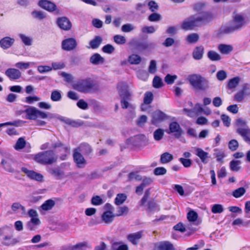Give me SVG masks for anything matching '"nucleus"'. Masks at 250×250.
I'll list each match as a JSON object with an SVG mask.
<instances>
[{
    "label": "nucleus",
    "mask_w": 250,
    "mask_h": 250,
    "mask_svg": "<svg viewBox=\"0 0 250 250\" xmlns=\"http://www.w3.org/2000/svg\"><path fill=\"white\" fill-rule=\"evenodd\" d=\"M117 89L121 98V105L123 109H128L130 113L129 117L133 118L135 117V106L129 102L131 100V94L128 90V86L126 83L120 82L118 84Z\"/></svg>",
    "instance_id": "nucleus-1"
},
{
    "label": "nucleus",
    "mask_w": 250,
    "mask_h": 250,
    "mask_svg": "<svg viewBox=\"0 0 250 250\" xmlns=\"http://www.w3.org/2000/svg\"><path fill=\"white\" fill-rule=\"evenodd\" d=\"M231 23V25L222 27L221 32L223 34H229L241 30L245 23V17L243 15L234 11L233 13Z\"/></svg>",
    "instance_id": "nucleus-2"
},
{
    "label": "nucleus",
    "mask_w": 250,
    "mask_h": 250,
    "mask_svg": "<svg viewBox=\"0 0 250 250\" xmlns=\"http://www.w3.org/2000/svg\"><path fill=\"white\" fill-rule=\"evenodd\" d=\"M213 19L210 12H204L201 15H194L188 18V30H194L196 27L209 22Z\"/></svg>",
    "instance_id": "nucleus-3"
},
{
    "label": "nucleus",
    "mask_w": 250,
    "mask_h": 250,
    "mask_svg": "<svg viewBox=\"0 0 250 250\" xmlns=\"http://www.w3.org/2000/svg\"><path fill=\"white\" fill-rule=\"evenodd\" d=\"M188 82L193 88L198 91H205L209 87L208 81L200 75H188Z\"/></svg>",
    "instance_id": "nucleus-4"
},
{
    "label": "nucleus",
    "mask_w": 250,
    "mask_h": 250,
    "mask_svg": "<svg viewBox=\"0 0 250 250\" xmlns=\"http://www.w3.org/2000/svg\"><path fill=\"white\" fill-rule=\"evenodd\" d=\"M34 159L40 164L51 165L56 162L57 157L52 150H47L36 154Z\"/></svg>",
    "instance_id": "nucleus-5"
},
{
    "label": "nucleus",
    "mask_w": 250,
    "mask_h": 250,
    "mask_svg": "<svg viewBox=\"0 0 250 250\" xmlns=\"http://www.w3.org/2000/svg\"><path fill=\"white\" fill-rule=\"evenodd\" d=\"M94 84L92 81L88 78L80 80L72 85L75 90L82 93H89L93 88Z\"/></svg>",
    "instance_id": "nucleus-6"
},
{
    "label": "nucleus",
    "mask_w": 250,
    "mask_h": 250,
    "mask_svg": "<svg viewBox=\"0 0 250 250\" xmlns=\"http://www.w3.org/2000/svg\"><path fill=\"white\" fill-rule=\"evenodd\" d=\"M198 218V215L196 211L193 210L188 211V235L198 230L197 227L201 223Z\"/></svg>",
    "instance_id": "nucleus-7"
},
{
    "label": "nucleus",
    "mask_w": 250,
    "mask_h": 250,
    "mask_svg": "<svg viewBox=\"0 0 250 250\" xmlns=\"http://www.w3.org/2000/svg\"><path fill=\"white\" fill-rule=\"evenodd\" d=\"M167 118V115L164 112L160 110H157L152 113L151 123L155 125H157Z\"/></svg>",
    "instance_id": "nucleus-8"
},
{
    "label": "nucleus",
    "mask_w": 250,
    "mask_h": 250,
    "mask_svg": "<svg viewBox=\"0 0 250 250\" xmlns=\"http://www.w3.org/2000/svg\"><path fill=\"white\" fill-rule=\"evenodd\" d=\"M51 148L53 149H56L58 148H60V151L64 152V155L61 156L62 160H65L67 154L69 153L70 147L68 146L64 145L62 142L58 140L56 142H52Z\"/></svg>",
    "instance_id": "nucleus-9"
},
{
    "label": "nucleus",
    "mask_w": 250,
    "mask_h": 250,
    "mask_svg": "<svg viewBox=\"0 0 250 250\" xmlns=\"http://www.w3.org/2000/svg\"><path fill=\"white\" fill-rule=\"evenodd\" d=\"M77 45L76 40L70 38L64 40L62 43V49L65 51H71L74 49Z\"/></svg>",
    "instance_id": "nucleus-10"
},
{
    "label": "nucleus",
    "mask_w": 250,
    "mask_h": 250,
    "mask_svg": "<svg viewBox=\"0 0 250 250\" xmlns=\"http://www.w3.org/2000/svg\"><path fill=\"white\" fill-rule=\"evenodd\" d=\"M21 171L31 179L36 180L38 182L43 181V176L40 173H37L33 170H29L24 167L21 168Z\"/></svg>",
    "instance_id": "nucleus-11"
},
{
    "label": "nucleus",
    "mask_w": 250,
    "mask_h": 250,
    "mask_svg": "<svg viewBox=\"0 0 250 250\" xmlns=\"http://www.w3.org/2000/svg\"><path fill=\"white\" fill-rule=\"evenodd\" d=\"M73 157L74 161L76 163L78 167L83 168L85 166L86 164V160L81 153L75 149L73 150Z\"/></svg>",
    "instance_id": "nucleus-12"
},
{
    "label": "nucleus",
    "mask_w": 250,
    "mask_h": 250,
    "mask_svg": "<svg viewBox=\"0 0 250 250\" xmlns=\"http://www.w3.org/2000/svg\"><path fill=\"white\" fill-rule=\"evenodd\" d=\"M167 133H174L176 138H179L183 133V130L180 125L175 122H171L169 125V130L166 131Z\"/></svg>",
    "instance_id": "nucleus-13"
},
{
    "label": "nucleus",
    "mask_w": 250,
    "mask_h": 250,
    "mask_svg": "<svg viewBox=\"0 0 250 250\" xmlns=\"http://www.w3.org/2000/svg\"><path fill=\"white\" fill-rule=\"evenodd\" d=\"M57 23L59 27L64 30H69L72 26L70 21L65 17L58 18Z\"/></svg>",
    "instance_id": "nucleus-14"
},
{
    "label": "nucleus",
    "mask_w": 250,
    "mask_h": 250,
    "mask_svg": "<svg viewBox=\"0 0 250 250\" xmlns=\"http://www.w3.org/2000/svg\"><path fill=\"white\" fill-rule=\"evenodd\" d=\"M143 231L130 233L127 236V239L133 245H137L143 235Z\"/></svg>",
    "instance_id": "nucleus-15"
},
{
    "label": "nucleus",
    "mask_w": 250,
    "mask_h": 250,
    "mask_svg": "<svg viewBox=\"0 0 250 250\" xmlns=\"http://www.w3.org/2000/svg\"><path fill=\"white\" fill-rule=\"evenodd\" d=\"M38 5L42 8L49 12H53L56 9L55 4L47 0H40L38 2Z\"/></svg>",
    "instance_id": "nucleus-16"
},
{
    "label": "nucleus",
    "mask_w": 250,
    "mask_h": 250,
    "mask_svg": "<svg viewBox=\"0 0 250 250\" xmlns=\"http://www.w3.org/2000/svg\"><path fill=\"white\" fill-rule=\"evenodd\" d=\"M5 74L10 80H12L19 79L21 76L20 71L16 68H8L5 71Z\"/></svg>",
    "instance_id": "nucleus-17"
},
{
    "label": "nucleus",
    "mask_w": 250,
    "mask_h": 250,
    "mask_svg": "<svg viewBox=\"0 0 250 250\" xmlns=\"http://www.w3.org/2000/svg\"><path fill=\"white\" fill-rule=\"evenodd\" d=\"M26 113V118L28 120H35L37 118L38 109L33 106H30L24 111Z\"/></svg>",
    "instance_id": "nucleus-18"
},
{
    "label": "nucleus",
    "mask_w": 250,
    "mask_h": 250,
    "mask_svg": "<svg viewBox=\"0 0 250 250\" xmlns=\"http://www.w3.org/2000/svg\"><path fill=\"white\" fill-rule=\"evenodd\" d=\"M89 62L92 64L97 65L103 64L105 62V59L100 54L94 53L90 57Z\"/></svg>",
    "instance_id": "nucleus-19"
},
{
    "label": "nucleus",
    "mask_w": 250,
    "mask_h": 250,
    "mask_svg": "<svg viewBox=\"0 0 250 250\" xmlns=\"http://www.w3.org/2000/svg\"><path fill=\"white\" fill-rule=\"evenodd\" d=\"M115 217V215L110 210L104 211L101 216L103 222L105 224H109L111 223Z\"/></svg>",
    "instance_id": "nucleus-20"
},
{
    "label": "nucleus",
    "mask_w": 250,
    "mask_h": 250,
    "mask_svg": "<svg viewBox=\"0 0 250 250\" xmlns=\"http://www.w3.org/2000/svg\"><path fill=\"white\" fill-rule=\"evenodd\" d=\"M11 209L15 213H20L21 215L26 214L25 208L19 202L14 203L11 206Z\"/></svg>",
    "instance_id": "nucleus-21"
},
{
    "label": "nucleus",
    "mask_w": 250,
    "mask_h": 250,
    "mask_svg": "<svg viewBox=\"0 0 250 250\" xmlns=\"http://www.w3.org/2000/svg\"><path fill=\"white\" fill-rule=\"evenodd\" d=\"M204 48L203 46L200 45L196 46L192 52V56L196 60H201L203 56Z\"/></svg>",
    "instance_id": "nucleus-22"
},
{
    "label": "nucleus",
    "mask_w": 250,
    "mask_h": 250,
    "mask_svg": "<svg viewBox=\"0 0 250 250\" xmlns=\"http://www.w3.org/2000/svg\"><path fill=\"white\" fill-rule=\"evenodd\" d=\"M237 132L243 138L245 142L250 143V130L249 129L239 128L237 129Z\"/></svg>",
    "instance_id": "nucleus-23"
},
{
    "label": "nucleus",
    "mask_w": 250,
    "mask_h": 250,
    "mask_svg": "<svg viewBox=\"0 0 250 250\" xmlns=\"http://www.w3.org/2000/svg\"><path fill=\"white\" fill-rule=\"evenodd\" d=\"M14 39L9 37L3 38L0 41V46L3 49H7L13 44Z\"/></svg>",
    "instance_id": "nucleus-24"
},
{
    "label": "nucleus",
    "mask_w": 250,
    "mask_h": 250,
    "mask_svg": "<svg viewBox=\"0 0 250 250\" xmlns=\"http://www.w3.org/2000/svg\"><path fill=\"white\" fill-rule=\"evenodd\" d=\"M103 41V39L101 36H96L95 38L91 40L89 43L90 47L88 48L97 49L99 47Z\"/></svg>",
    "instance_id": "nucleus-25"
},
{
    "label": "nucleus",
    "mask_w": 250,
    "mask_h": 250,
    "mask_svg": "<svg viewBox=\"0 0 250 250\" xmlns=\"http://www.w3.org/2000/svg\"><path fill=\"white\" fill-rule=\"evenodd\" d=\"M75 149L84 155H88L92 151L91 146L86 143L82 144L79 147L76 148Z\"/></svg>",
    "instance_id": "nucleus-26"
},
{
    "label": "nucleus",
    "mask_w": 250,
    "mask_h": 250,
    "mask_svg": "<svg viewBox=\"0 0 250 250\" xmlns=\"http://www.w3.org/2000/svg\"><path fill=\"white\" fill-rule=\"evenodd\" d=\"M48 171L57 179H61L64 177V172L58 168H49Z\"/></svg>",
    "instance_id": "nucleus-27"
},
{
    "label": "nucleus",
    "mask_w": 250,
    "mask_h": 250,
    "mask_svg": "<svg viewBox=\"0 0 250 250\" xmlns=\"http://www.w3.org/2000/svg\"><path fill=\"white\" fill-rule=\"evenodd\" d=\"M130 44L134 46L136 49L140 51L145 50L147 49L149 47L148 44L146 42L132 41Z\"/></svg>",
    "instance_id": "nucleus-28"
},
{
    "label": "nucleus",
    "mask_w": 250,
    "mask_h": 250,
    "mask_svg": "<svg viewBox=\"0 0 250 250\" xmlns=\"http://www.w3.org/2000/svg\"><path fill=\"white\" fill-rule=\"evenodd\" d=\"M141 56L136 54H132L128 57V62L131 64H139L142 62Z\"/></svg>",
    "instance_id": "nucleus-29"
},
{
    "label": "nucleus",
    "mask_w": 250,
    "mask_h": 250,
    "mask_svg": "<svg viewBox=\"0 0 250 250\" xmlns=\"http://www.w3.org/2000/svg\"><path fill=\"white\" fill-rule=\"evenodd\" d=\"M218 49L221 54H228L232 51L233 47L231 45L220 44L218 45Z\"/></svg>",
    "instance_id": "nucleus-30"
},
{
    "label": "nucleus",
    "mask_w": 250,
    "mask_h": 250,
    "mask_svg": "<svg viewBox=\"0 0 250 250\" xmlns=\"http://www.w3.org/2000/svg\"><path fill=\"white\" fill-rule=\"evenodd\" d=\"M153 99V95L151 92H147L145 94V96L144 98V104H142L141 106V108L142 110L145 111L146 110V108L145 107V104H150L152 102Z\"/></svg>",
    "instance_id": "nucleus-31"
},
{
    "label": "nucleus",
    "mask_w": 250,
    "mask_h": 250,
    "mask_svg": "<svg viewBox=\"0 0 250 250\" xmlns=\"http://www.w3.org/2000/svg\"><path fill=\"white\" fill-rule=\"evenodd\" d=\"M196 155L198 156L201 159V161L204 163L206 164L207 163V158L208 153L204 151L201 148H196Z\"/></svg>",
    "instance_id": "nucleus-32"
},
{
    "label": "nucleus",
    "mask_w": 250,
    "mask_h": 250,
    "mask_svg": "<svg viewBox=\"0 0 250 250\" xmlns=\"http://www.w3.org/2000/svg\"><path fill=\"white\" fill-rule=\"evenodd\" d=\"M206 5V2H198L193 5V9L194 11L198 12L200 15H201V13L205 12L204 10L205 9Z\"/></svg>",
    "instance_id": "nucleus-33"
},
{
    "label": "nucleus",
    "mask_w": 250,
    "mask_h": 250,
    "mask_svg": "<svg viewBox=\"0 0 250 250\" xmlns=\"http://www.w3.org/2000/svg\"><path fill=\"white\" fill-rule=\"evenodd\" d=\"M55 202L52 199H48L41 206L42 210L47 211L51 209L55 206Z\"/></svg>",
    "instance_id": "nucleus-34"
},
{
    "label": "nucleus",
    "mask_w": 250,
    "mask_h": 250,
    "mask_svg": "<svg viewBox=\"0 0 250 250\" xmlns=\"http://www.w3.org/2000/svg\"><path fill=\"white\" fill-rule=\"evenodd\" d=\"M240 79L239 77H235L230 79L228 83V88L232 89L235 88L239 84Z\"/></svg>",
    "instance_id": "nucleus-35"
},
{
    "label": "nucleus",
    "mask_w": 250,
    "mask_h": 250,
    "mask_svg": "<svg viewBox=\"0 0 250 250\" xmlns=\"http://www.w3.org/2000/svg\"><path fill=\"white\" fill-rule=\"evenodd\" d=\"M173 158V156L171 154L168 152H165L161 155L160 161L161 163L165 164L170 162Z\"/></svg>",
    "instance_id": "nucleus-36"
},
{
    "label": "nucleus",
    "mask_w": 250,
    "mask_h": 250,
    "mask_svg": "<svg viewBox=\"0 0 250 250\" xmlns=\"http://www.w3.org/2000/svg\"><path fill=\"white\" fill-rule=\"evenodd\" d=\"M26 145V141L23 138H20L17 141L14 148L17 150L23 148Z\"/></svg>",
    "instance_id": "nucleus-37"
},
{
    "label": "nucleus",
    "mask_w": 250,
    "mask_h": 250,
    "mask_svg": "<svg viewBox=\"0 0 250 250\" xmlns=\"http://www.w3.org/2000/svg\"><path fill=\"white\" fill-rule=\"evenodd\" d=\"M208 57L212 61H217L221 60L220 55L214 51H209L208 53Z\"/></svg>",
    "instance_id": "nucleus-38"
},
{
    "label": "nucleus",
    "mask_w": 250,
    "mask_h": 250,
    "mask_svg": "<svg viewBox=\"0 0 250 250\" xmlns=\"http://www.w3.org/2000/svg\"><path fill=\"white\" fill-rule=\"evenodd\" d=\"M126 198L127 197L125 194H118L115 199V204L117 205H120L124 203L126 200Z\"/></svg>",
    "instance_id": "nucleus-39"
},
{
    "label": "nucleus",
    "mask_w": 250,
    "mask_h": 250,
    "mask_svg": "<svg viewBox=\"0 0 250 250\" xmlns=\"http://www.w3.org/2000/svg\"><path fill=\"white\" fill-rule=\"evenodd\" d=\"M159 248L160 250H175L172 244L169 242H164L161 243Z\"/></svg>",
    "instance_id": "nucleus-40"
},
{
    "label": "nucleus",
    "mask_w": 250,
    "mask_h": 250,
    "mask_svg": "<svg viewBox=\"0 0 250 250\" xmlns=\"http://www.w3.org/2000/svg\"><path fill=\"white\" fill-rule=\"evenodd\" d=\"M164 135V131L163 129L159 128L156 129L153 133V137L155 140H161Z\"/></svg>",
    "instance_id": "nucleus-41"
},
{
    "label": "nucleus",
    "mask_w": 250,
    "mask_h": 250,
    "mask_svg": "<svg viewBox=\"0 0 250 250\" xmlns=\"http://www.w3.org/2000/svg\"><path fill=\"white\" fill-rule=\"evenodd\" d=\"M122 243L121 242H114L112 246V250H128V248L127 245H121Z\"/></svg>",
    "instance_id": "nucleus-42"
},
{
    "label": "nucleus",
    "mask_w": 250,
    "mask_h": 250,
    "mask_svg": "<svg viewBox=\"0 0 250 250\" xmlns=\"http://www.w3.org/2000/svg\"><path fill=\"white\" fill-rule=\"evenodd\" d=\"M87 247V243L85 242L79 243L75 245L70 246V250H83Z\"/></svg>",
    "instance_id": "nucleus-43"
},
{
    "label": "nucleus",
    "mask_w": 250,
    "mask_h": 250,
    "mask_svg": "<svg viewBox=\"0 0 250 250\" xmlns=\"http://www.w3.org/2000/svg\"><path fill=\"white\" fill-rule=\"evenodd\" d=\"M246 192V189L243 187H240L235 190L232 192L233 197L238 198L243 196Z\"/></svg>",
    "instance_id": "nucleus-44"
},
{
    "label": "nucleus",
    "mask_w": 250,
    "mask_h": 250,
    "mask_svg": "<svg viewBox=\"0 0 250 250\" xmlns=\"http://www.w3.org/2000/svg\"><path fill=\"white\" fill-rule=\"evenodd\" d=\"M114 41L118 44L122 45L125 43V38L120 35H116L113 37Z\"/></svg>",
    "instance_id": "nucleus-45"
},
{
    "label": "nucleus",
    "mask_w": 250,
    "mask_h": 250,
    "mask_svg": "<svg viewBox=\"0 0 250 250\" xmlns=\"http://www.w3.org/2000/svg\"><path fill=\"white\" fill-rule=\"evenodd\" d=\"M162 80L159 76H156L153 80V86L156 88H159L163 86Z\"/></svg>",
    "instance_id": "nucleus-46"
},
{
    "label": "nucleus",
    "mask_w": 250,
    "mask_h": 250,
    "mask_svg": "<svg viewBox=\"0 0 250 250\" xmlns=\"http://www.w3.org/2000/svg\"><path fill=\"white\" fill-rule=\"evenodd\" d=\"M62 99L61 92L58 90H54L52 92L51 95V99L54 102H57Z\"/></svg>",
    "instance_id": "nucleus-47"
},
{
    "label": "nucleus",
    "mask_w": 250,
    "mask_h": 250,
    "mask_svg": "<svg viewBox=\"0 0 250 250\" xmlns=\"http://www.w3.org/2000/svg\"><path fill=\"white\" fill-rule=\"evenodd\" d=\"M91 202L94 206H100L104 203L103 200L98 195L94 196L92 198Z\"/></svg>",
    "instance_id": "nucleus-48"
},
{
    "label": "nucleus",
    "mask_w": 250,
    "mask_h": 250,
    "mask_svg": "<svg viewBox=\"0 0 250 250\" xmlns=\"http://www.w3.org/2000/svg\"><path fill=\"white\" fill-rule=\"evenodd\" d=\"M240 162L239 161L232 160L230 162V169L233 171H238L240 169Z\"/></svg>",
    "instance_id": "nucleus-49"
},
{
    "label": "nucleus",
    "mask_w": 250,
    "mask_h": 250,
    "mask_svg": "<svg viewBox=\"0 0 250 250\" xmlns=\"http://www.w3.org/2000/svg\"><path fill=\"white\" fill-rule=\"evenodd\" d=\"M32 15L34 18L39 20H42L45 18L43 12L40 11H33L32 12Z\"/></svg>",
    "instance_id": "nucleus-50"
},
{
    "label": "nucleus",
    "mask_w": 250,
    "mask_h": 250,
    "mask_svg": "<svg viewBox=\"0 0 250 250\" xmlns=\"http://www.w3.org/2000/svg\"><path fill=\"white\" fill-rule=\"evenodd\" d=\"M199 39V36L197 33H191L188 34V43H196Z\"/></svg>",
    "instance_id": "nucleus-51"
},
{
    "label": "nucleus",
    "mask_w": 250,
    "mask_h": 250,
    "mask_svg": "<svg viewBox=\"0 0 250 250\" xmlns=\"http://www.w3.org/2000/svg\"><path fill=\"white\" fill-rule=\"evenodd\" d=\"M161 18L162 17L160 14L153 13L149 16L148 19L149 21L154 22L160 21L161 20Z\"/></svg>",
    "instance_id": "nucleus-52"
},
{
    "label": "nucleus",
    "mask_w": 250,
    "mask_h": 250,
    "mask_svg": "<svg viewBox=\"0 0 250 250\" xmlns=\"http://www.w3.org/2000/svg\"><path fill=\"white\" fill-rule=\"evenodd\" d=\"M135 28V26L131 23H126L122 26L121 30L124 32H130Z\"/></svg>",
    "instance_id": "nucleus-53"
},
{
    "label": "nucleus",
    "mask_w": 250,
    "mask_h": 250,
    "mask_svg": "<svg viewBox=\"0 0 250 250\" xmlns=\"http://www.w3.org/2000/svg\"><path fill=\"white\" fill-rule=\"evenodd\" d=\"M128 208L126 206L120 207L117 208V213L116 216H120L124 214H127Z\"/></svg>",
    "instance_id": "nucleus-54"
},
{
    "label": "nucleus",
    "mask_w": 250,
    "mask_h": 250,
    "mask_svg": "<svg viewBox=\"0 0 250 250\" xmlns=\"http://www.w3.org/2000/svg\"><path fill=\"white\" fill-rule=\"evenodd\" d=\"M173 229L174 230L179 231L182 233L185 232L186 231V227L181 222H179L175 225Z\"/></svg>",
    "instance_id": "nucleus-55"
},
{
    "label": "nucleus",
    "mask_w": 250,
    "mask_h": 250,
    "mask_svg": "<svg viewBox=\"0 0 250 250\" xmlns=\"http://www.w3.org/2000/svg\"><path fill=\"white\" fill-rule=\"evenodd\" d=\"M177 78V77L176 75L167 74L165 78V81L167 84H171L174 83Z\"/></svg>",
    "instance_id": "nucleus-56"
},
{
    "label": "nucleus",
    "mask_w": 250,
    "mask_h": 250,
    "mask_svg": "<svg viewBox=\"0 0 250 250\" xmlns=\"http://www.w3.org/2000/svg\"><path fill=\"white\" fill-rule=\"evenodd\" d=\"M19 36L22 42L26 45H31L32 44V39L24 34H21L19 35Z\"/></svg>",
    "instance_id": "nucleus-57"
},
{
    "label": "nucleus",
    "mask_w": 250,
    "mask_h": 250,
    "mask_svg": "<svg viewBox=\"0 0 250 250\" xmlns=\"http://www.w3.org/2000/svg\"><path fill=\"white\" fill-rule=\"evenodd\" d=\"M156 62L155 60H151L148 66V72L150 74H154L156 72Z\"/></svg>",
    "instance_id": "nucleus-58"
},
{
    "label": "nucleus",
    "mask_w": 250,
    "mask_h": 250,
    "mask_svg": "<svg viewBox=\"0 0 250 250\" xmlns=\"http://www.w3.org/2000/svg\"><path fill=\"white\" fill-rule=\"evenodd\" d=\"M34 64L33 62H17L15 64V66L20 69H27L29 66L30 65V64Z\"/></svg>",
    "instance_id": "nucleus-59"
},
{
    "label": "nucleus",
    "mask_w": 250,
    "mask_h": 250,
    "mask_svg": "<svg viewBox=\"0 0 250 250\" xmlns=\"http://www.w3.org/2000/svg\"><path fill=\"white\" fill-rule=\"evenodd\" d=\"M211 211L213 213H220L223 211V208L220 204H215L211 208Z\"/></svg>",
    "instance_id": "nucleus-60"
},
{
    "label": "nucleus",
    "mask_w": 250,
    "mask_h": 250,
    "mask_svg": "<svg viewBox=\"0 0 250 250\" xmlns=\"http://www.w3.org/2000/svg\"><path fill=\"white\" fill-rule=\"evenodd\" d=\"M239 144L236 140H231L229 143V147L231 151H235L238 147Z\"/></svg>",
    "instance_id": "nucleus-61"
},
{
    "label": "nucleus",
    "mask_w": 250,
    "mask_h": 250,
    "mask_svg": "<svg viewBox=\"0 0 250 250\" xmlns=\"http://www.w3.org/2000/svg\"><path fill=\"white\" fill-rule=\"evenodd\" d=\"M114 50L115 48L110 44H106L102 48V51L107 54H111Z\"/></svg>",
    "instance_id": "nucleus-62"
},
{
    "label": "nucleus",
    "mask_w": 250,
    "mask_h": 250,
    "mask_svg": "<svg viewBox=\"0 0 250 250\" xmlns=\"http://www.w3.org/2000/svg\"><path fill=\"white\" fill-rule=\"evenodd\" d=\"M40 100V98L36 96H28L25 99V102L29 104H32L35 102H38Z\"/></svg>",
    "instance_id": "nucleus-63"
},
{
    "label": "nucleus",
    "mask_w": 250,
    "mask_h": 250,
    "mask_svg": "<svg viewBox=\"0 0 250 250\" xmlns=\"http://www.w3.org/2000/svg\"><path fill=\"white\" fill-rule=\"evenodd\" d=\"M52 70V68L47 65H40L38 67V70L41 73H44Z\"/></svg>",
    "instance_id": "nucleus-64"
}]
</instances>
